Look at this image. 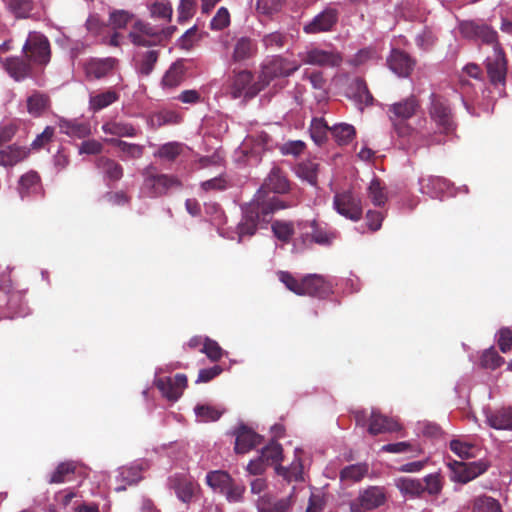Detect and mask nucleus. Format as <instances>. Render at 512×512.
<instances>
[{
  "instance_id": "4",
  "label": "nucleus",
  "mask_w": 512,
  "mask_h": 512,
  "mask_svg": "<svg viewBox=\"0 0 512 512\" xmlns=\"http://www.w3.org/2000/svg\"><path fill=\"white\" fill-rule=\"evenodd\" d=\"M256 86L254 75L251 71L243 69H233L223 84V91L232 99H252L256 95H251V90Z\"/></svg>"
},
{
  "instance_id": "34",
  "label": "nucleus",
  "mask_w": 512,
  "mask_h": 512,
  "mask_svg": "<svg viewBox=\"0 0 512 512\" xmlns=\"http://www.w3.org/2000/svg\"><path fill=\"white\" fill-rule=\"evenodd\" d=\"M119 98V93L112 89L91 95L89 98V109L93 112L101 111L102 109L117 102Z\"/></svg>"
},
{
  "instance_id": "36",
  "label": "nucleus",
  "mask_w": 512,
  "mask_h": 512,
  "mask_svg": "<svg viewBox=\"0 0 512 512\" xmlns=\"http://www.w3.org/2000/svg\"><path fill=\"white\" fill-rule=\"evenodd\" d=\"M421 192L437 197L440 192L448 188V180L440 176H429L420 179Z\"/></svg>"
},
{
  "instance_id": "28",
  "label": "nucleus",
  "mask_w": 512,
  "mask_h": 512,
  "mask_svg": "<svg viewBox=\"0 0 512 512\" xmlns=\"http://www.w3.org/2000/svg\"><path fill=\"white\" fill-rule=\"evenodd\" d=\"M96 167L104 174L105 178L112 182L119 181L124 175V169L120 163L106 156H100L96 160Z\"/></svg>"
},
{
  "instance_id": "5",
  "label": "nucleus",
  "mask_w": 512,
  "mask_h": 512,
  "mask_svg": "<svg viewBox=\"0 0 512 512\" xmlns=\"http://www.w3.org/2000/svg\"><path fill=\"white\" fill-rule=\"evenodd\" d=\"M428 113L442 133L449 134L456 129V122L449 101L436 93L430 95Z\"/></svg>"
},
{
  "instance_id": "10",
  "label": "nucleus",
  "mask_w": 512,
  "mask_h": 512,
  "mask_svg": "<svg viewBox=\"0 0 512 512\" xmlns=\"http://www.w3.org/2000/svg\"><path fill=\"white\" fill-rule=\"evenodd\" d=\"M485 68L492 85H505L507 75V60L499 43L493 46L492 54L485 60Z\"/></svg>"
},
{
  "instance_id": "51",
  "label": "nucleus",
  "mask_w": 512,
  "mask_h": 512,
  "mask_svg": "<svg viewBox=\"0 0 512 512\" xmlns=\"http://www.w3.org/2000/svg\"><path fill=\"white\" fill-rule=\"evenodd\" d=\"M504 363V358L493 348L485 350L480 359V364L483 368L495 370Z\"/></svg>"
},
{
  "instance_id": "11",
  "label": "nucleus",
  "mask_w": 512,
  "mask_h": 512,
  "mask_svg": "<svg viewBox=\"0 0 512 512\" xmlns=\"http://www.w3.org/2000/svg\"><path fill=\"white\" fill-rule=\"evenodd\" d=\"M387 498V490L385 487L368 486L359 491L357 498L350 503V507L371 511L385 505Z\"/></svg>"
},
{
  "instance_id": "25",
  "label": "nucleus",
  "mask_w": 512,
  "mask_h": 512,
  "mask_svg": "<svg viewBox=\"0 0 512 512\" xmlns=\"http://www.w3.org/2000/svg\"><path fill=\"white\" fill-rule=\"evenodd\" d=\"M5 71L15 81H22L31 74L30 63L20 57L7 58L3 64Z\"/></svg>"
},
{
  "instance_id": "49",
  "label": "nucleus",
  "mask_w": 512,
  "mask_h": 512,
  "mask_svg": "<svg viewBox=\"0 0 512 512\" xmlns=\"http://www.w3.org/2000/svg\"><path fill=\"white\" fill-rule=\"evenodd\" d=\"M423 494L427 493L431 496H437L443 488V479L439 473H432L423 479Z\"/></svg>"
},
{
  "instance_id": "37",
  "label": "nucleus",
  "mask_w": 512,
  "mask_h": 512,
  "mask_svg": "<svg viewBox=\"0 0 512 512\" xmlns=\"http://www.w3.org/2000/svg\"><path fill=\"white\" fill-rule=\"evenodd\" d=\"M330 133L340 146L348 145L356 136L354 126L347 123H340L332 126Z\"/></svg>"
},
{
  "instance_id": "17",
  "label": "nucleus",
  "mask_w": 512,
  "mask_h": 512,
  "mask_svg": "<svg viewBox=\"0 0 512 512\" xmlns=\"http://www.w3.org/2000/svg\"><path fill=\"white\" fill-rule=\"evenodd\" d=\"M338 16L339 13L335 8L328 7L307 23L304 31L307 34L331 31L338 22Z\"/></svg>"
},
{
  "instance_id": "39",
  "label": "nucleus",
  "mask_w": 512,
  "mask_h": 512,
  "mask_svg": "<svg viewBox=\"0 0 512 512\" xmlns=\"http://www.w3.org/2000/svg\"><path fill=\"white\" fill-rule=\"evenodd\" d=\"M369 472V465L365 462L352 464L344 467L340 471L341 481L359 482Z\"/></svg>"
},
{
  "instance_id": "50",
  "label": "nucleus",
  "mask_w": 512,
  "mask_h": 512,
  "mask_svg": "<svg viewBox=\"0 0 512 512\" xmlns=\"http://www.w3.org/2000/svg\"><path fill=\"white\" fill-rule=\"evenodd\" d=\"M275 471L288 482H297L302 480V464L300 462H294L290 467L276 465Z\"/></svg>"
},
{
  "instance_id": "19",
  "label": "nucleus",
  "mask_w": 512,
  "mask_h": 512,
  "mask_svg": "<svg viewBox=\"0 0 512 512\" xmlns=\"http://www.w3.org/2000/svg\"><path fill=\"white\" fill-rule=\"evenodd\" d=\"M129 37L135 45L153 46L161 41L162 34L149 24L139 21L135 23L134 30L129 33Z\"/></svg>"
},
{
  "instance_id": "60",
  "label": "nucleus",
  "mask_w": 512,
  "mask_h": 512,
  "mask_svg": "<svg viewBox=\"0 0 512 512\" xmlns=\"http://www.w3.org/2000/svg\"><path fill=\"white\" fill-rule=\"evenodd\" d=\"M195 413L203 421H216L222 415L221 411L210 405H197L195 407Z\"/></svg>"
},
{
  "instance_id": "13",
  "label": "nucleus",
  "mask_w": 512,
  "mask_h": 512,
  "mask_svg": "<svg viewBox=\"0 0 512 512\" xmlns=\"http://www.w3.org/2000/svg\"><path fill=\"white\" fill-rule=\"evenodd\" d=\"M461 35L469 40H480L485 44L495 46L498 42L497 32L490 26L472 20L462 21L459 25Z\"/></svg>"
},
{
  "instance_id": "47",
  "label": "nucleus",
  "mask_w": 512,
  "mask_h": 512,
  "mask_svg": "<svg viewBox=\"0 0 512 512\" xmlns=\"http://www.w3.org/2000/svg\"><path fill=\"white\" fill-rule=\"evenodd\" d=\"M151 124L156 127H161L168 124H179L182 120L181 116L172 110H163L154 113L151 118Z\"/></svg>"
},
{
  "instance_id": "40",
  "label": "nucleus",
  "mask_w": 512,
  "mask_h": 512,
  "mask_svg": "<svg viewBox=\"0 0 512 512\" xmlns=\"http://www.w3.org/2000/svg\"><path fill=\"white\" fill-rule=\"evenodd\" d=\"M273 235L283 243H289L295 234V226L292 221L275 220L271 224Z\"/></svg>"
},
{
  "instance_id": "64",
  "label": "nucleus",
  "mask_w": 512,
  "mask_h": 512,
  "mask_svg": "<svg viewBox=\"0 0 512 512\" xmlns=\"http://www.w3.org/2000/svg\"><path fill=\"white\" fill-rule=\"evenodd\" d=\"M287 41L286 35L281 32H272L263 38V43L267 48L280 49Z\"/></svg>"
},
{
  "instance_id": "32",
  "label": "nucleus",
  "mask_w": 512,
  "mask_h": 512,
  "mask_svg": "<svg viewBox=\"0 0 512 512\" xmlns=\"http://www.w3.org/2000/svg\"><path fill=\"white\" fill-rule=\"evenodd\" d=\"M256 51L257 45L252 39L248 37H241L235 43L232 60L234 62L248 60L255 55Z\"/></svg>"
},
{
  "instance_id": "27",
  "label": "nucleus",
  "mask_w": 512,
  "mask_h": 512,
  "mask_svg": "<svg viewBox=\"0 0 512 512\" xmlns=\"http://www.w3.org/2000/svg\"><path fill=\"white\" fill-rule=\"evenodd\" d=\"M102 131L105 134H110L115 137H135L138 134V130L132 123L111 119L102 125Z\"/></svg>"
},
{
  "instance_id": "8",
  "label": "nucleus",
  "mask_w": 512,
  "mask_h": 512,
  "mask_svg": "<svg viewBox=\"0 0 512 512\" xmlns=\"http://www.w3.org/2000/svg\"><path fill=\"white\" fill-rule=\"evenodd\" d=\"M28 61L37 65H46L50 61L51 48L48 38L39 32H30L23 46Z\"/></svg>"
},
{
  "instance_id": "62",
  "label": "nucleus",
  "mask_w": 512,
  "mask_h": 512,
  "mask_svg": "<svg viewBox=\"0 0 512 512\" xmlns=\"http://www.w3.org/2000/svg\"><path fill=\"white\" fill-rule=\"evenodd\" d=\"M450 449L462 459H469L474 457L472 450L474 446L460 440H452L450 442Z\"/></svg>"
},
{
  "instance_id": "18",
  "label": "nucleus",
  "mask_w": 512,
  "mask_h": 512,
  "mask_svg": "<svg viewBox=\"0 0 512 512\" xmlns=\"http://www.w3.org/2000/svg\"><path fill=\"white\" fill-rule=\"evenodd\" d=\"M332 292V286L323 276L309 274L302 278L301 296L325 298Z\"/></svg>"
},
{
  "instance_id": "52",
  "label": "nucleus",
  "mask_w": 512,
  "mask_h": 512,
  "mask_svg": "<svg viewBox=\"0 0 512 512\" xmlns=\"http://www.w3.org/2000/svg\"><path fill=\"white\" fill-rule=\"evenodd\" d=\"M368 197L375 206L384 205L387 201V195L379 179H373L368 187Z\"/></svg>"
},
{
  "instance_id": "2",
  "label": "nucleus",
  "mask_w": 512,
  "mask_h": 512,
  "mask_svg": "<svg viewBox=\"0 0 512 512\" xmlns=\"http://www.w3.org/2000/svg\"><path fill=\"white\" fill-rule=\"evenodd\" d=\"M289 188L290 184L286 174L279 167H273L254 197L260 196L265 202L272 203V210L277 212L291 207L275 195L284 194L289 191Z\"/></svg>"
},
{
  "instance_id": "20",
  "label": "nucleus",
  "mask_w": 512,
  "mask_h": 512,
  "mask_svg": "<svg viewBox=\"0 0 512 512\" xmlns=\"http://www.w3.org/2000/svg\"><path fill=\"white\" fill-rule=\"evenodd\" d=\"M389 68L400 77H408L415 66V60L405 51L393 49L387 59Z\"/></svg>"
},
{
  "instance_id": "24",
  "label": "nucleus",
  "mask_w": 512,
  "mask_h": 512,
  "mask_svg": "<svg viewBox=\"0 0 512 512\" xmlns=\"http://www.w3.org/2000/svg\"><path fill=\"white\" fill-rule=\"evenodd\" d=\"M41 178L36 171H29L23 174L18 181V192L21 198L41 193Z\"/></svg>"
},
{
  "instance_id": "38",
  "label": "nucleus",
  "mask_w": 512,
  "mask_h": 512,
  "mask_svg": "<svg viewBox=\"0 0 512 512\" xmlns=\"http://www.w3.org/2000/svg\"><path fill=\"white\" fill-rule=\"evenodd\" d=\"M396 487L405 496L421 497L423 495V482L419 479L401 477L397 479Z\"/></svg>"
},
{
  "instance_id": "63",
  "label": "nucleus",
  "mask_w": 512,
  "mask_h": 512,
  "mask_svg": "<svg viewBox=\"0 0 512 512\" xmlns=\"http://www.w3.org/2000/svg\"><path fill=\"white\" fill-rule=\"evenodd\" d=\"M181 153V146L178 143L172 142L162 145L157 155L160 158L167 159L169 161L175 160Z\"/></svg>"
},
{
  "instance_id": "29",
  "label": "nucleus",
  "mask_w": 512,
  "mask_h": 512,
  "mask_svg": "<svg viewBox=\"0 0 512 512\" xmlns=\"http://www.w3.org/2000/svg\"><path fill=\"white\" fill-rule=\"evenodd\" d=\"M487 423L497 430H512V408L503 407L487 415Z\"/></svg>"
},
{
  "instance_id": "45",
  "label": "nucleus",
  "mask_w": 512,
  "mask_h": 512,
  "mask_svg": "<svg viewBox=\"0 0 512 512\" xmlns=\"http://www.w3.org/2000/svg\"><path fill=\"white\" fill-rule=\"evenodd\" d=\"M76 465L72 461L61 462L54 472L51 474L48 482L50 484H60L69 479V476L74 474Z\"/></svg>"
},
{
  "instance_id": "55",
  "label": "nucleus",
  "mask_w": 512,
  "mask_h": 512,
  "mask_svg": "<svg viewBox=\"0 0 512 512\" xmlns=\"http://www.w3.org/2000/svg\"><path fill=\"white\" fill-rule=\"evenodd\" d=\"M285 0H257L256 10L259 14L270 16L279 12Z\"/></svg>"
},
{
  "instance_id": "46",
  "label": "nucleus",
  "mask_w": 512,
  "mask_h": 512,
  "mask_svg": "<svg viewBox=\"0 0 512 512\" xmlns=\"http://www.w3.org/2000/svg\"><path fill=\"white\" fill-rule=\"evenodd\" d=\"M473 512H502L500 503L493 497L482 495L473 500Z\"/></svg>"
},
{
  "instance_id": "12",
  "label": "nucleus",
  "mask_w": 512,
  "mask_h": 512,
  "mask_svg": "<svg viewBox=\"0 0 512 512\" xmlns=\"http://www.w3.org/2000/svg\"><path fill=\"white\" fill-rule=\"evenodd\" d=\"M448 466L452 472L451 480L466 484L485 473L489 468V463L483 460L474 462L453 461Z\"/></svg>"
},
{
  "instance_id": "35",
  "label": "nucleus",
  "mask_w": 512,
  "mask_h": 512,
  "mask_svg": "<svg viewBox=\"0 0 512 512\" xmlns=\"http://www.w3.org/2000/svg\"><path fill=\"white\" fill-rule=\"evenodd\" d=\"M231 475L223 470L210 471L206 475V483L215 492L224 493L232 481Z\"/></svg>"
},
{
  "instance_id": "21",
  "label": "nucleus",
  "mask_w": 512,
  "mask_h": 512,
  "mask_svg": "<svg viewBox=\"0 0 512 512\" xmlns=\"http://www.w3.org/2000/svg\"><path fill=\"white\" fill-rule=\"evenodd\" d=\"M401 425L393 418L387 417L376 410H372L369 415V434L376 436L383 433L397 432Z\"/></svg>"
},
{
  "instance_id": "31",
  "label": "nucleus",
  "mask_w": 512,
  "mask_h": 512,
  "mask_svg": "<svg viewBox=\"0 0 512 512\" xmlns=\"http://www.w3.org/2000/svg\"><path fill=\"white\" fill-rule=\"evenodd\" d=\"M351 90L354 100L362 110L364 106H371L374 103V98L368 89L367 83L364 79L357 77L351 84Z\"/></svg>"
},
{
  "instance_id": "58",
  "label": "nucleus",
  "mask_w": 512,
  "mask_h": 512,
  "mask_svg": "<svg viewBox=\"0 0 512 512\" xmlns=\"http://www.w3.org/2000/svg\"><path fill=\"white\" fill-rule=\"evenodd\" d=\"M151 15L158 18L171 20L172 6L167 0H157L150 7Z\"/></svg>"
},
{
  "instance_id": "6",
  "label": "nucleus",
  "mask_w": 512,
  "mask_h": 512,
  "mask_svg": "<svg viewBox=\"0 0 512 512\" xmlns=\"http://www.w3.org/2000/svg\"><path fill=\"white\" fill-rule=\"evenodd\" d=\"M144 187L149 190L152 197H160L171 189H179L182 186L181 181L173 175L160 174L153 166L147 167L144 172Z\"/></svg>"
},
{
  "instance_id": "59",
  "label": "nucleus",
  "mask_w": 512,
  "mask_h": 512,
  "mask_svg": "<svg viewBox=\"0 0 512 512\" xmlns=\"http://www.w3.org/2000/svg\"><path fill=\"white\" fill-rule=\"evenodd\" d=\"M278 278L288 290L301 296L302 279L298 280L290 272L287 271L278 272Z\"/></svg>"
},
{
  "instance_id": "23",
  "label": "nucleus",
  "mask_w": 512,
  "mask_h": 512,
  "mask_svg": "<svg viewBox=\"0 0 512 512\" xmlns=\"http://www.w3.org/2000/svg\"><path fill=\"white\" fill-rule=\"evenodd\" d=\"M27 112L33 117H41L51 108L50 96L40 91L33 93L26 100Z\"/></svg>"
},
{
  "instance_id": "56",
  "label": "nucleus",
  "mask_w": 512,
  "mask_h": 512,
  "mask_svg": "<svg viewBox=\"0 0 512 512\" xmlns=\"http://www.w3.org/2000/svg\"><path fill=\"white\" fill-rule=\"evenodd\" d=\"M202 353H205L206 356L211 361H218L223 356V349L220 347V345L215 341L208 337L204 338L203 347L201 349Z\"/></svg>"
},
{
  "instance_id": "44",
  "label": "nucleus",
  "mask_w": 512,
  "mask_h": 512,
  "mask_svg": "<svg viewBox=\"0 0 512 512\" xmlns=\"http://www.w3.org/2000/svg\"><path fill=\"white\" fill-rule=\"evenodd\" d=\"M261 459L265 462V464L273 465L278 464L283 457V449L281 444L276 441L270 442L261 450Z\"/></svg>"
},
{
  "instance_id": "48",
  "label": "nucleus",
  "mask_w": 512,
  "mask_h": 512,
  "mask_svg": "<svg viewBox=\"0 0 512 512\" xmlns=\"http://www.w3.org/2000/svg\"><path fill=\"white\" fill-rule=\"evenodd\" d=\"M61 128L64 129V132L69 136L77 138H85L91 132L88 123L78 121H64L61 124Z\"/></svg>"
},
{
  "instance_id": "9",
  "label": "nucleus",
  "mask_w": 512,
  "mask_h": 512,
  "mask_svg": "<svg viewBox=\"0 0 512 512\" xmlns=\"http://www.w3.org/2000/svg\"><path fill=\"white\" fill-rule=\"evenodd\" d=\"M333 207L338 214L353 222L359 221L363 215L361 198L351 190L336 192Z\"/></svg>"
},
{
  "instance_id": "43",
  "label": "nucleus",
  "mask_w": 512,
  "mask_h": 512,
  "mask_svg": "<svg viewBox=\"0 0 512 512\" xmlns=\"http://www.w3.org/2000/svg\"><path fill=\"white\" fill-rule=\"evenodd\" d=\"M158 57L159 53L157 50H149L139 55V59L136 63L138 73L143 76H148L153 71Z\"/></svg>"
},
{
  "instance_id": "3",
  "label": "nucleus",
  "mask_w": 512,
  "mask_h": 512,
  "mask_svg": "<svg viewBox=\"0 0 512 512\" xmlns=\"http://www.w3.org/2000/svg\"><path fill=\"white\" fill-rule=\"evenodd\" d=\"M298 67L282 57H275L261 66V70L256 80V86L252 88L251 95H258L272 81L278 78L288 77L293 74Z\"/></svg>"
},
{
  "instance_id": "15",
  "label": "nucleus",
  "mask_w": 512,
  "mask_h": 512,
  "mask_svg": "<svg viewBox=\"0 0 512 512\" xmlns=\"http://www.w3.org/2000/svg\"><path fill=\"white\" fill-rule=\"evenodd\" d=\"M118 60L113 57L91 58L84 63V72L89 80H100L113 73Z\"/></svg>"
},
{
  "instance_id": "53",
  "label": "nucleus",
  "mask_w": 512,
  "mask_h": 512,
  "mask_svg": "<svg viewBox=\"0 0 512 512\" xmlns=\"http://www.w3.org/2000/svg\"><path fill=\"white\" fill-rule=\"evenodd\" d=\"M318 164L312 161L302 162L297 167L298 175L307 180L310 184L317 182Z\"/></svg>"
},
{
  "instance_id": "22",
  "label": "nucleus",
  "mask_w": 512,
  "mask_h": 512,
  "mask_svg": "<svg viewBox=\"0 0 512 512\" xmlns=\"http://www.w3.org/2000/svg\"><path fill=\"white\" fill-rule=\"evenodd\" d=\"M235 452L245 454L261 443L262 437L249 429L247 426H240L235 432Z\"/></svg>"
},
{
  "instance_id": "57",
  "label": "nucleus",
  "mask_w": 512,
  "mask_h": 512,
  "mask_svg": "<svg viewBox=\"0 0 512 512\" xmlns=\"http://www.w3.org/2000/svg\"><path fill=\"white\" fill-rule=\"evenodd\" d=\"M177 497L184 503H189L195 492V485L188 480H180L175 486Z\"/></svg>"
},
{
  "instance_id": "30",
  "label": "nucleus",
  "mask_w": 512,
  "mask_h": 512,
  "mask_svg": "<svg viewBox=\"0 0 512 512\" xmlns=\"http://www.w3.org/2000/svg\"><path fill=\"white\" fill-rule=\"evenodd\" d=\"M312 228L311 237L308 233L301 234V241L303 245H308L312 242L319 245H329L336 238V233L333 231H327L318 227L315 221L310 223Z\"/></svg>"
},
{
  "instance_id": "14",
  "label": "nucleus",
  "mask_w": 512,
  "mask_h": 512,
  "mask_svg": "<svg viewBox=\"0 0 512 512\" xmlns=\"http://www.w3.org/2000/svg\"><path fill=\"white\" fill-rule=\"evenodd\" d=\"M421 105L416 96L410 95L387 107L386 113L390 121L404 120L408 121L416 115Z\"/></svg>"
},
{
  "instance_id": "16",
  "label": "nucleus",
  "mask_w": 512,
  "mask_h": 512,
  "mask_svg": "<svg viewBox=\"0 0 512 512\" xmlns=\"http://www.w3.org/2000/svg\"><path fill=\"white\" fill-rule=\"evenodd\" d=\"M187 376L185 374H176L174 378L163 377L155 381V385L164 397L171 401L178 400L183 390L187 387Z\"/></svg>"
},
{
  "instance_id": "42",
  "label": "nucleus",
  "mask_w": 512,
  "mask_h": 512,
  "mask_svg": "<svg viewBox=\"0 0 512 512\" xmlns=\"http://www.w3.org/2000/svg\"><path fill=\"white\" fill-rule=\"evenodd\" d=\"M107 142L110 145L119 148V150L123 152L126 155V157L131 159H139L144 154V146L139 144L128 143L117 138L109 139L107 140Z\"/></svg>"
},
{
  "instance_id": "41",
  "label": "nucleus",
  "mask_w": 512,
  "mask_h": 512,
  "mask_svg": "<svg viewBox=\"0 0 512 512\" xmlns=\"http://www.w3.org/2000/svg\"><path fill=\"white\" fill-rule=\"evenodd\" d=\"M330 129L331 127L328 126L324 118H313L309 132L312 140L320 146L327 141V135Z\"/></svg>"
},
{
  "instance_id": "61",
  "label": "nucleus",
  "mask_w": 512,
  "mask_h": 512,
  "mask_svg": "<svg viewBox=\"0 0 512 512\" xmlns=\"http://www.w3.org/2000/svg\"><path fill=\"white\" fill-rule=\"evenodd\" d=\"M230 24V14L225 7H221L218 9L216 15L212 18L210 22V27L212 30H222L226 28Z\"/></svg>"
},
{
  "instance_id": "54",
  "label": "nucleus",
  "mask_w": 512,
  "mask_h": 512,
  "mask_svg": "<svg viewBox=\"0 0 512 512\" xmlns=\"http://www.w3.org/2000/svg\"><path fill=\"white\" fill-rule=\"evenodd\" d=\"M9 7L17 18H27L33 9V0H10Z\"/></svg>"
},
{
  "instance_id": "26",
  "label": "nucleus",
  "mask_w": 512,
  "mask_h": 512,
  "mask_svg": "<svg viewBox=\"0 0 512 512\" xmlns=\"http://www.w3.org/2000/svg\"><path fill=\"white\" fill-rule=\"evenodd\" d=\"M186 68L181 61L173 63L161 79L163 89L172 90L177 88L185 80Z\"/></svg>"
},
{
  "instance_id": "1",
  "label": "nucleus",
  "mask_w": 512,
  "mask_h": 512,
  "mask_svg": "<svg viewBox=\"0 0 512 512\" xmlns=\"http://www.w3.org/2000/svg\"><path fill=\"white\" fill-rule=\"evenodd\" d=\"M272 205L258 196L253 197L250 202L242 206V218L236 227L239 241L245 237H252L259 227H264L271 221L275 213L272 210Z\"/></svg>"
},
{
  "instance_id": "7",
  "label": "nucleus",
  "mask_w": 512,
  "mask_h": 512,
  "mask_svg": "<svg viewBox=\"0 0 512 512\" xmlns=\"http://www.w3.org/2000/svg\"><path fill=\"white\" fill-rule=\"evenodd\" d=\"M300 57L304 64L323 68L339 67L343 62L342 53L332 45H330L329 49L311 46L301 53Z\"/></svg>"
},
{
  "instance_id": "33",
  "label": "nucleus",
  "mask_w": 512,
  "mask_h": 512,
  "mask_svg": "<svg viewBox=\"0 0 512 512\" xmlns=\"http://www.w3.org/2000/svg\"><path fill=\"white\" fill-rule=\"evenodd\" d=\"M29 150L16 145L8 146L0 151V165L4 167L14 166L28 157Z\"/></svg>"
}]
</instances>
